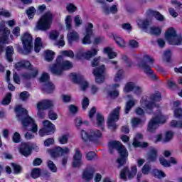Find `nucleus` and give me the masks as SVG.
I'll return each mask as SVG.
<instances>
[{
  "mask_svg": "<svg viewBox=\"0 0 182 182\" xmlns=\"http://www.w3.org/2000/svg\"><path fill=\"white\" fill-rule=\"evenodd\" d=\"M98 52H99V48H93L90 50L84 52L82 53V56L83 58H85V59H91V58H93V56H96Z\"/></svg>",
  "mask_w": 182,
  "mask_h": 182,
  "instance_id": "nucleus-29",
  "label": "nucleus"
},
{
  "mask_svg": "<svg viewBox=\"0 0 182 182\" xmlns=\"http://www.w3.org/2000/svg\"><path fill=\"white\" fill-rule=\"evenodd\" d=\"M42 48V39L41 38H37L35 40V46H34V50L37 53L41 51V49Z\"/></svg>",
  "mask_w": 182,
  "mask_h": 182,
  "instance_id": "nucleus-37",
  "label": "nucleus"
},
{
  "mask_svg": "<svg viewBox=\"0 0 182 182\" xmlns=\"http://www.w3.org/2000/svg\"><path fill=\"white\" fill-rule=\"evenodd\" d=\"M35 12H36V10L33 7H30L28 9L26 10V14L29 19H32L33 16H35Z\"/></svg>",
  "mask_w": 182,
  "mask_h": 182,
  "instance_id": "nucleus-50",
  "label": "nucleus"
},
{
  "mask_svg": "<svg viewBox=\"0 0 182 182\" xmlns=\"http://www.w3.org/2000/svg\"><path fill=\"white\" fill-rule=\"evenodd\" d=\"M102 9L105 15H110V14H112V15H116V14H117L119 11L117 5L116 4H113L110 7L107 6V5H105L102 7Z\"/></svg>",
  "mask_w": 182,
  "mask_h": 182,
  "instance_id": "nucleus-25",
  "label": "nucleus"
},
{
  "mask_svg": "<svg viewBox=\"0 0 182 182\" xmlns=\"http://www.w3.org/2000/svg\"><path fill=\"white\" fill-rule=\"evenodd\" d=\"M104 52L105 53H107L109 59H114V58L117 56V53H116V52L113 51V50L109 47L105 48Z\"/></svg>",
  "mask_w": 182,
  "mask_h": 182,
  "instance_id": "nucleus-36",
  "label": "nucleus"
},
{
  "mask_svg": "<svg viewBox=\"0 0 182 182\" xmlns=\"http://www.w3.org/2000/svg\"><path fill=\"white\" fill-rule=\"evenodd\" d=\"M23 68H25L26 69H30V70H32V69H33L32 65L29 61L22 60L16 64V69L17 70H21V69H23Z\"/></svg>",
  "mask_w": 182,
  "mask_h": 182,
  "instance_id": "nucleus-28",
  "label": "nucleus"
},
{
  "mask_svg": "<svg viewBox=\"0 0 182 182\" xmlns=\"http://www.w3.org/2000/svg\"><path fill=\"white\" fill-rule=\"evenodd\" d=\"M109 96L114 99V97H117L119 96V91L117 90H114L112 91L108 92Z\"/></svg>",
  "mask_w": 182,
  "mask_h": 182,
  "instance_id": "nucleus-63",
  "label": "nucleus"
},
{
  "mask_svg": "<svg viewBox=\"0 0 182 182\" xmlns=\"http://www.w3.org/2000/svg\"><path fill=\"white\" fill-rule=\"evenodd\" d=\"M32 36L29 33H24L21 36V42L23 43V50L21 53L23 55H29L33 49V42Z\"/></svg>",
  "mask_w": 182,
  "mask_h": 182,
  "instance_id": "nucleus-8",
  "label": "nucleus"
},
{
  "mask_svg": "<svg viewBox=\"0 0 182 182\" xmlns=\"http://www.w3.org/2000/svg\"><path fill=\"white\" fill-rule=\"evenodd\" d=\"M41 176V169L39 168H34L31 172V177L33 178H38Z\"/></svg>",
  "mask_w": 182,
  "mask_h": 182,
  "instance_id": "nucleus-55",
  "label": "nucleus"
},
{
  "mask_svg": "<svg viewBox=\"0 0 182 182\" xmlns=\"http://www.w3.org/2000/svg\"><path fill=\"white\" fill-rule=\"evenodd\" d=\"M29 97V92L26 91H23L20 94V99L23 100V102L25 100H28V98Z\"/></svg>",
  "mask_w": 182,
  "mask_h": 182,
  "instance_id": "nucleus-61",
  "label": "nucleus"
},
{
  "mask_svg": "<svg viewBox=\"0 0 182 182\" xmlns=\"http://www.w3.org/2000/svg\"><path fill=\"white\" fill-rule=\"evenodd\" d=\"M120 114V107H117L115 108L108 117V127H112L113 130L117 129V125H116V122L119 120V116Z\"/></svg>",
  "mask_w": 182,
  "mask_h": 182,
  "instance_id": "nucleus-13",
  "label": "nucleus"
},
{
  "mask_svg": "<svg viewBox=\"0 0 182 182\" xmlns=\"http://www.w3.org/2000/svg\"><path fill=\"white\" fill-rule=\"evenodd\" d=\"M161 100V95L160 93L153 94L150 97L144 96L141 100V106L149 114L153 112L154 107H159L157 102Z\"/></svg>",
  "mask_w": 182,
  "mask_h": 182,
  "instance_id": "nucleus-3",
  "label": "nucleus"
},
{
  "mask_svg": "<svg viewBox=\"0 0 182 182\" xmlns=\"http://www.w3.org/2000/svg\"><path fill=\"white\" fill-rule=\"evenodd\" d=\"M86 159L88 161L95 160L96 159V153H95L94 151L88 152L86 154Z\"/></svg>",
  "mask_w": 182,
  "mask_h": 182,
  "instance_id": "nucleus-56",
  "label": "nucleus"
},
{
  "mask_svg": "<svg viewBox=\"0 0 182 182\" xmlns=\"http://www.w3.org/2000/svg\"><path fill=\"white\" fill-rule=\"evenodd\" d=\"M122 80H123V70H119L115 74L114 82L115 83H119Z\"/></svg>",
  "mask_w": 182,
  "mask_h": 182,
  "instance_id": "nucleus-39",
  "label": "nucleus"
},
{
  "mask_svg": "<svg viewBox=\"0 0 182 182\" xmlns=\"http://www.w3.org/2000/svg\"><path fill=\"white\" fill-rule=\"evenodd\" d=\"M40 82L45 83L43 87V90L46 93H53L55 90V85L52 82H49V74L44 73L40 78Z\"/></svg>",
  "mask_w": 182,
  "mask_h": 182,
  "instance_id": "nucleus-14",
  "label": "nucleus"
},
{
  "mask_svg": "<svg viewBox=\"0 0 182 182\" xmlns=\"http://www.w3.org/2000/svg\"><path fill=\"white\" fill-rule=\"evenodd\" d=\"M75 154L73 156V167H80L83 163L82 162V152H80V150L79 149H75Z\"/></svg>",
  "mask_w": 182,
  "mask_h": 182,
  "instance_id": "nucleus-22",
  "label": "nucleus"
},
{
  "mask_svg": "<svg viewBox=\"0 0 182 182\" xmlns=\"http://www.w3.org/2000/svg\"><path fill=\"white\" fill-rule=\"evenodd\" d=\"M134 87H136V83L133 82H129L125 84V86L123 89L124 93H130V92H133Z\"/></svg>",
  "mask_w": 182,
  "mask_h": 182,
  "instance_id": "nucleus-33",
  "label": "nucleus"
},
{
  "mask_svg": "<svg viewBox=\"0 0 182 182\" xmlns=\"http://www.w3.org/2000/svg\"><path fill=\"white\" fill-rule=\"evenodd\" d=\"M70 149L68 147L62 148L57 146L53 151H51V157H59V156H64V154H69Z\"/></svg>",
  "mask_w": 182,
  "mask_h": 182,
  "instance_id": "nucleus-21",
  "label": "nucleus"
},
{
  "mask_svg": "<svg viewBox=\"0 0 182 182\" xmlns=\"http://www.w3.org/2000/svg\"><path fill=\"white\" fill-rule=\"evenodd\" d=\"M166 123V117L161 114L160 111H158V114H155L148 124L147 130L150 133H154L160 124Z\"/></svg>",
  "mask_w": 182,
  "mask_h": 182,
  "instance_id": "nucleus-6",
  "label": "nucleus"
},
{
  "mask_svg": "<svg viewBox=\"0 0 182 182\" xmlns=\"http://www.w3.org/2000/svg\"><path fill=\"white\" fill-rule=\"evenodd\" d=\"M66 9L68 12H75V11L77 9V8L73 4H68L66 6Z\"/></svg>",
  "mask_w": 182,
  "mask_h": 182,
  "instance_id": "nucleus-64",
  "label": "nucleus"
},
{
  "mask_svg": "<svg viewBox=\"0 0 182 182\" xmlns=\"http://www.w3.org/2000/svg\"><path fill=\"white\" fill-rule=\"evenodd\" d=\"M149 33H151V35H160L161 33V29L157 27H151Z\"/></svg>",
  "mask_w": 182,
  "mask_h": 182,
  "instance_id": "nucleus-49",
  "label": "nucleus"
},
{
  "mask_svg": "<svg viewBox=\"0 0 182 182\" xmlns=\"http://www.w3.org/2000/svg\"><path fill=\"white\" fill-rule=\"evenodd\" d=\"M45 55L46 60H47V62H50V60H53V58H55V53L50 50H46Z\"/></svg>",
  "mask_w": 182,
  "mask_h": 182,
  "instance_id": "nucleus-40",
  "label": "nucleus"
},
{
  "mask_svg": "<svg viewBox=\"0 0 182 182\" xmlns=\"http://www.w3.org/2000/svg\"><path fill=\"white\" fill-rule=\"evenodd\" d=\"M94 76H95L96 83H103L106 77V68L105 65L96 68L92 72Z\"/></svg>",
  "mask_w": 182,
  "mask_h": 182,
  "instance_id": "nucleus-16",
  "label": "nucleus"
},
{
  "mask_svg": "<svg viewBox=\"0 0 182 182\" xmlns=\"http://www.w3.org/2000/svg\"><path fill=\"white\" fill-rule=\"evenodd\" d=\"M81 139L83 141H97L102 139V132L99 129H90L87 132L85 130L81 131Z\"/></svg>",
  "mask_w": 182,
  "mask_h": 182,
  "instance_id": "nucleus-9",
  "label": "nucleus"
},
{
  "mask_svg": "<svg viewBox=\"0 0 182 182\" xmlns=\"http://www.w3.org/2000/svg\"><path fill=\"white\" fill-rule=\"evenodd\" d=\"M67 38L69 43L72 45L73 42L79 41V33L75 30H69Z\"/></svg>",
  "mask_w": 182,
  "mask_h": 182,
  "instance_id": "nucleus-27",
  "label": "nucleus"
},
{
  "mask_svg": "<svg viewBox=\"0 0 182 182\" xmlns=\"http://www.w3.org/2000/svg\"><path fill=\"white\" fill-rule=\"evenodd\" d=\"M143 139V135L140 133L136 134L134 141L132 143L134 147H147L149 146V144L146 142H140L139 140H141Z\"/></svg>",
  "mask_w": 182,
  "mask_h": 182,
  "instance_id": "nucleus-23",
  "label": "nucleus"
},
{
  "mask_svg": "<svg viewBox=\"0 0 182 182\" xmlns=\"http://www.w3.org/2000/svg\"><path fill=\"white\" fill-rule=\"evenodd\" d=\"M72 68H73V65L70 61L65 60L62 55H59L56 63L50 67V70L53 75L60 76L63 73V70H69Z\"/></svg>",
  "mask_w": 182,
  "mask_h": 182,
  "instance_id": "nucleus-4",
  "label": "nucleus"
},
{
  "mask_svg": "<svg viewBox=\"0 0 182 182\" xmlns=\"http://www.w3.org/2000/svg\"><path fill=\"white\" fill-rule=\"evenodd\" d=\"M165 39L170 45L180 46L182 44L181 35H177L176 30L173 28H169L165 33Z\"/></svg>",
  "mask_w": 182,
  "mask_h": 182,
  "instance_id": "nucleus-7",
  "label": "nucleus"
},
{
  "mask_svg": "<svg viewBox=\"0 0 182 182\" xmlns=\"http://www.w3.org/2000/svg\"><path fill=\"white\" fill-rule=\"evenodd\" d=\"M11 33V31L8 27L5 26V21L0 22V34L3 35L0 36V52H4V45L9 43L8 36Z\"/></svg>",
  "mask_w": 182,
  "mask_h": 182,
  "instance_id": "nucleus-11",
  "label": "nucleus"
},
{
  "mask_svg": "<svg viewBox=\"0 0 182 182\" xmlns=\"http://www.w3.org/2000/svg\"><path fill=\"white\" fill-rule=\"evenodd\" d=\"M12 55H14V47L9 46L6 48V58L9 62L14 60V59H12Z\"/></svg>",
  "mask_w": 182,
  "mask_h": 182,
  "instance_id": "nucleus-32",
  "label": "nucleus"
},
{
  "mask_svg": "<svg viewBox=\"0 0 182 182\" xmlns=\"http://www.w3.org/2000/svg\"><path fill=\"white\" fill-rule=\"evenodd\" d=\"M140 124H143V121L139 118H134L132 119V125L133 127H137L138 126H140Z\"/></svg>",
  "mask_w": 182,
  "mask_h": 182,
  "instance_id": "nucleus-52",
  "label": "nucleus"
},
{
  "mask_svg": "<svg viewBox=\"0 0 182 182\" xmlns=\"http://www.w3.org/2000/svg\"><path fill=\"white\" fill-rule=\"evenodd\" d=\"M174 116L176 117V119H180V117H182V109L176 108L174 109Z\"/></svg>",
  "mask_w": 182,
  "mask_h": 182,
  "instance_id": "nucleus-59",
  "label": "nucleus"
},
{
  "mask_svg": "<svg viewBox=\"0 0 182 182\" xmlns=\"http://www.w3.org/2000/svg\"><path fill=\"white\" fill-rule=\"evenodd\" d=\"M108 147L111 154L114 153V150H117L119 152L120 158L117 159V162L119 164V167L126 164V160L129 157V152L122 143L117 141H112L109 142Z\"/></svg>",
  "mask_w": 182,
  "mask_h": 182,
  "instance_id": "nucleus-2",
  "label": "nucleus"
},
{
  "mask_svg": "<svg viewBox=\"0 0 182 182\" xmlns=\"http://www.w3.org/2000/svg\"><path fill=\"white\" fill-rule=\"evenodd\" d=\"M114 40L115 41L117 45L119 46V48L126 47V42H124V40L119 36H117V35L114 36Z\"/></svg>",
  "mask_w": 182,
  "mask_h": 182,
  "instance_id": "nucleus-34",
  "label": "nucleus"
},
{
  "mask_svg": "<svg viewBox=\"0 0 182 182\" xmlns=\"http://www.w3.org/2000/svg\"><path fill=\"white\" fill-rule=\"evenodd\" d=\"M133 90H134V93L139 96L141 95V92H143V88L135 84V87H134Z\"/></svg>",
  "mask_w": 182,
  "mask_h": 182,
  "instance_id": "nucleus-58",
  "label": "nucleus"
},
{
  "mask_svg": "<svg viewBox=\"0 0 182 182\" xmlns=\"http://www.w3.org/2000/svg\"><path fill=\"white\" fill-rule=\"evenodd\" d=\"M12 99V94L11 92H8L5 97L3 99L1 104L6 105L11 103V100Z\"/></svg>",
  "mask_w": 182,
  "mask_h": 182,
  "instance_id": "nucleus-45",
  "label": "nucleus"
},
{
  "mask_svg": "<svg viewBox=\"0 0 182 182\" xmlns=\"http://www.w3.org/2000/svg\"><path fill=\"white\" fill-rule=\"evenodd\" d=\"M70 77L71 80L74 82V83L80 84L81 90L85 91L89 87V82L85 80V77L80 74H76L74 73L70 75Z\"/></svg>",
  "mask_w": 182,
  "mask_h": 182,
  "instance_id": "nucleus-15",
  "label": "nucleus"
},
{
  "mask_svg": "<svg viewBox=\"0 0 182 182\" xmlns=\"http://www.w3.org/2000/svg\"><path fill=\"white\" fill-rule=\"evenodd\" d=\"M92 35H93V24L92 23H90L86 28L85 36L82 38L83 45L92 43V42L90 41V36H92Z\"/></svg>",
  "mask_w": 182,
  "mask_h": 182,
  "instance_id": "nucleus-20",
  "label": "nucleus"
},
{
  "mask_svg": "<svg viewBox=\"0 0 182 182\" xmlns=\"http://www.w3.org/2000/svg\"><path fill=\"white\" fill-rule=\"evenodd\" d=\"M53 19V15L50 11L46 13L38 21L37 25L38 29L41 31H48L52 25V21Z\"/></svg>",
  "mask_w": 182,
  "mask_h": 182,
  "instance_id": "nucleus-10",
  "label": "nucleus"
},
{
  "mask_svg": "<svg viewBox=\"0 0 182 182\" xmlns=\"http://www.w3.org/2000/svg\"><path fill=\"white\" fill-rule=\"evenodd\" d=\"M157 159V149L152 148L150 149L149 153L147 156V160L149 161H156Z\"/></svg>",
  "mask_w": 182,
  "mask_h": 182,
  "instance_id": "nucleus-30",
  "label": "nucleus"
},
{
  "mask_svg": "<svg viewBox=\"0 0 182 182\" xmlns=\"http://www.w3.org/2000/svg\"><path fill=\"white\" fill-rule=\"evenodd\" d=\"M37 75H38V69L36 68L33 69L32 74L24 73L23 75L25 79H32V77H36Z\"/></svg>",
  "mask_w": 182,
  "mask_h": 182,
  "instance_id": "nucleus-44",
  "label": "nucleus"
},
{
  "mask_svg": "<svg viewBox=\"0 0 182 182\" xmlns=\"http://www.w3.org/2000/svg\"><path fill=\"white\" fill-rule=\"evenodd\" d=\"M149 14H151V15H153L156 18V19H157V21H160L161 22L164 21V16L158 11L149 10Z\"/></svg>",
  "mask_w": 182,
  "mask_h": 182,
  "instance_id": "nucleus-42",
  "label": "nucleus"
},
{
  "mask_svg": "<svg viewBox=\"0 0 182 182\" xmlns=\"http://www.w3.org/2000/svg\"><path fill=\"white\" fill-rule=\"evenodd\" d=\"M136 173L137 166H132L131 171L128 167H125L121 171L120 178L124 180L125 181H127V180H132V178H134V176H136Z\"/></svg>",
  "mask_w": 182,
  "mask_h": 182,
  "instance_id": "nucleus-17",
  "label": "nucleus"
},
{
  "mask_svg": "<svg viewBox=\"0 0 182 182\" xmlns=\"http://www.w3.org/2000/svg\"><path fill=\"white\" fill-rule=\"evenodd\" d=\"M171 58V51L170 50H167L164 53V60H165V62H170Z\"/></svg>",
  "mask_w": 182,
  "mask_h": 182,
  "instance_id": "nucleus-54",
  "label": "nucleus"
},
{
  "mask_svg": "<svg viewBox=\"0 0 182 182\" xmlns=\"http://www.w3.org/2000/svg\"><path fill=\"white\" fill-rule=\"evenodd\" d=\"M69 141V134H65L58 137L60 144H66Z\"/></svg>",
  "mask_w": 182,
  "mask_h": 182,
  "instance_id": "nucleus-41",
  "label": "nucleus"
},
{
  "mask_svg": "<svg viewBox=\"0 0 182 182\" xmlns=\"http://www.w3.org/2000/svg\"><path fill=\"white\" fill-rule=\"evenodd\" d=\"M55 106V102L51 100H42L37 103V109H42L43 110H48L52 109Z\"/></svg>",
  "mask_w": 182,
  "mask_h": 182,
  "instance_id": "nucleus-19",
  "label": "nucleus"
},
{
  "mask_svg": "<svg viewBox=\"0 0 182 182\" xmlns=\"http://www.w3.org/2000/svg\"><path fill=\"white\" fill-rule=\"evenodd\" d=\"M138 26L142 29H146L149 25H150V21L149 19L138 20Z\"/></svg>",
  "mask_w": 182,
  "mask_h": 182,
  "instance_id": "nucleus-38",
  "label": "nucleus"
},
{
  "mask_svg": "<svg viewBox=\"0 0 182 182\" xmlns=\"http://www.w3.org/2000/svg\"><path fill=\"white\" fill-rule=\"evenodd\" d=\"M96 124L99 127H101L102 130L105 129V127H103L105 124V117L100 113H97L96 115Z\"/></svg>",
  "mask_w": 182,
  "mask_h": 182,
  "instance_id": "nucleus-31",
  "label": "nucleus"
},
{
  "mask_svg": "<svg viewBox=\"0 0 182 182\" xmlns=\"http://www.w3.org/2000/svg\"><path fill=\"white\" fill-rule=\"evenodd\" d=\"M11 166L14 168L15 174H19V173H21V170H22L21 166L17 165L16 164H11Z\"/></svg>",
  "mask_w": 182,
  "mask_h": 182,
  "instance_id": "nucleus-60",
  "label": "nucleus"
},
{
  "mask_svg": "<svg viewBox=\"0 0 182 182\" xmlns=\"http://www.w3.org/2000/svg\"><path fill=\"white\" fill-rule=\"evenodd\" d=\"M89 107V98L88 97H84L82 102V107L83 110H86L87 107Z\"/></svg>",
  "mask_w": 182,
  "mask_h": 182,
  "instance_id": "nucleus-57",
  "label": "nucleus"
},
{
  "mask_svg": "<svg viewBox=\"0 0 182 182\" xmlns=\"http://www.w3.org/2000/svg\"><path fill=\"white\" fill-rule=\"evenodd\" d=\"M154 174L157 178H163V177H166V173H164V172L157 169L154 171Z\"/></svg>",
  "mask_w": 182,
  "mask_h": 182,
  "instance_id": "nucleus-53",
  "label": "nucleus"
},
{
  "mask_svg": "<svg viewBox=\"0 0 182 182\" xmlns=\"http://www.w3.org/2000/svg\"><path fill=\"white\" fill-rule=\"evenodd\" d=\"M95 173V171H85L83 173L82 178L84 180H86L87 181H90L93 178V173Z\"/></svg>",
  "mask_w": 182,
  "mask_h": 182,
  "instance_id": "nucleus-35",
  "label": "nucleus"
},
{
  "mask_svg": "<svg viewBox=\"0 0 182 182\" xmlns=\"http://www.w3.org/2000/svg\"><path fill=\"white\" fill-rule=\"evenodd\" d=\"M170 126L176 129H182V121L172 120L170 122Z\"/></svg>",
  "mask_w": 182,
  "mask_h": 182,
  "instance_id": "nucleus-46",
  "label": "nucleus"
},
{
  "mask_svg": "<svg viewBox=\"0 0 182 182\" xmlns=\"http://www.w3.org/2000/svg\"><path fill=\"white\" fill-rule=\"evenodd\" d=\"M174 133L171 131H168L165 133V136L163 139L164 143H168L171 139H173Z\"/></svg>",
  "mask_w": 182,
  "mask_h": 182,
  "instance_id": "nucleus-43",
  "label": "nucleus"
},
{
  "mask_svg": "<svg viewBox=\"0 0 182 182\" xmlns=\"http://www.w3.org/2000/svg\"><path fill=\"white\" fill-rule=\"evenodd\" d=\"M151 170V166L149 164H145L141 168V171L145 176H147L150 173Z\"/></svg>",
  "mask_w": 182,
  "mask_h": 182,
  "instance_id": "nucleus-48",
  "label": "nucleus"
},
{
  "mask_svg": "<svg viewBox=\"0 0 182 182\" xmlns=\"http://www.w3.org/2000/svg\"><path fill=\"white\" fill-rule=\"evenodd\" d=\"M127 97L129 98V100L126 102L125 105V114H127L130 110H132V107H134L136 105V103L137 102V100L136 99L133 98V95H128Z\"/></svg>",
  "mask_w": 182,
  "mask_h": 182,
  "instance_id": "nucleus-24",
  "label": "nucleus"
},
{
  "mask_svg": "<svg viewBox=\"0 0 182 182\" xmlns=\"http://www.w3.org/2000/svg\"><path fill=\"white\" fill-rule=\"evenodd\" d=\"M48 164V167L49 168V169L53 171V173H56V171H58V168L56 167V165H55V164L53 163V161H48L47 162Z\"/></svg>",
  "mask_w": 182,
  "mask_h": 182,
  "instance_id": "nucleus-51",
  "label": "nucleus"
},
{
  "mask_svg": "<svg viewBox=\"0 0 182 182\" xmlns=\"http://www.w3.org/2000/svg\"><path fill=\"white\" fill-rule=\"evenodd\" d=\"M65 22L66 29H68V31H70V29L72 28V16H67L65 19Z\"/></svg>",
  "mask_w": 182,
  "mask_h": 182,
  "instance_id": "nucleus-47",
  "label": "nucleus"
},
{
  "mask_svg": "<svg viewBox=\"0 0 182 182\" xmlns=\"http://www.w3.org/2000/svg\"><path fill=\"white\" fill-rule=\"evenodd\" d=\"M52 133H55V125L49 120L43 121V128L39 130L38 134L41 137H43V136H48V134H52Z\"/></svg>",
  "mask_w": 182,
  "mask_h": 182,
  "instance_id": "nucleus-12",
  "label": "nucleus"
},
{
  "mask_svg": "<svg viewBox=\"0 0 182 182\" xmlns=\"http://www.w3.org/2000/svg\"><path fill=\"white\" fill-rule=\"evenodd\" d=\"M48 117L50 120H56V119H58V114L50 110L48 112Z\"/></svg>",
  "mask_w": 182,
  "mask_h": 182,
  "instance_id": "nucleus-62",
  "label": "nucleus"
},
{
  "mask_svg": "<svg viewBox=\"0 0 182 182\" xmlns=\"http://www.w3.org/2000/svg\"><path fill=\"white\" fill-rule=\"evenodd\" d=\"M59 38V31H51L49 33V39H50V41H54V45H55L56 46H61L63 47V46L65 45V36L63 35H60V39L58 41V38Z\"/></svg>",
  "mask_w": 182,
  "mask_h": 182,
  "instance_id": "nucleus-18",
  "label": "nucleus"
},
{
  "mask_svg": "<svg viewBox=\"0 0 182 182\" xmlns=\"http://www.w3.org/2000/svg\"><path fill=\"white\" fill-rule=\"evenodd\" d=\"M15 112L17 113L16 116L21 120L24 127L29 126L32 133H38V124L35 123L33 119L28 115V110L22 107V105H17L15 107Z\"/></svg>",
  "mask_w": 182,
  "mask_h": 182,
  "instance_id": "nucleus-1",
  "label": "nucleus"
},
{
  "mask_svg": "<svg viewBox=\"0 0 182 182\" xmlns=\"http://www.w3.org/2000/svg\"><path fill=\"white\" fill-rule=\"evenodd\" d=\"M147 62L149 63H154V58L149 55H145L143 60L138 62V68L141 69L144 71V73H145L149 79H151V80H157V75L154 74L151 67L147 65Z\"/></svg>",
  "mask_w": 182,
  "mask_h": 182,
  "instance_id": "nucleus-5",
  "label": "nucleus"
},
{
  "mask_svg": "<svg viewBox=\"0 0 182 182\" xmlns=\"http://www.w3.org/2000/svg\"><path fill=\"white\" fill-rule=\"evenodd\" d=\"M20 153L25 156V157H28V156H31V153H32V147L28 143H23L20 147Z\"/></svg>",
  "mask_w": 182,
  "mask_h": 182,
  "instance_id": "nucleus-26",
  "label": "nucleus"
}]
</instances>
